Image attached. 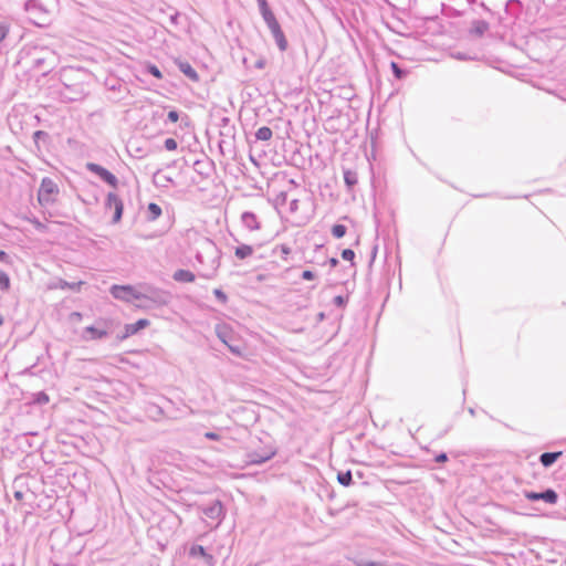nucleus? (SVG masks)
<instances>
[{
    "mask_svg": "<svg viewBox=\"0 0 566 566\" xmlns=\"http://www.w3.org/2000/svg\"><path fill=\"white\" fill-rule=\"evenodd\" d=\"M331 263H332V265H336L337 264V260L336 259H332Z\"/></svg>",
    "mask_w": 566,
    "mask_h": 566,
    "instance_id": "nucleus-41",
    "label": "nucleus"
},
{
    "mask_svg": "<svg viewBox=\"0 0 566 566\" xmlns=\"http://www.w3.org/2000/svg\"><path fill=\"white\" fill-rule=\"evenodd\" d=\"M14 496H15V499H18V500H21V499H22V493H21V492H15V493H14Z\"/></svg>",
    "mask_w": 566,
    "mask_h": 566,
    "instance_id": "nucleus-40",
    "label": "nucleus"
},
{
    "mask_svg": "<svg viewBox=\"0 0 566 566\" xmlns=\"http://www.w3.org/2000/svg\"><path fill=\"white\" fill-rule=\"evenodd\" d=\"M213 294H214V295H216V297H217L218 300H220L222 303H226V302H227V300H228L227 295H226L221 290H219V289H216V290L213 291Z\"/></svg>",
    "mask_w": 566,
    "mask_h": 566,
    "instance_id": "nucleus-31",
    "label": "nucleus"
},
{
    "mask_svg": "<svg viewBox=\"0 0 566 566\" xmlns=\"http://www.w3.org/2000/svg\"><path fill=\"white\" fill-rule=\"evenodd\" d=\"M562 455V452H546L541 455V463L544 467L552 465L559 457Z\"/></svg>",
    "mask_w": 566,
    "mask_h": 566,
    "instance_id": "nucleus-16",
    "label": "nucleus"
},
{
    "mask_svg": "<svg viewBox=\"0 0 566 566\" xmlns=\"http://www.w3.org/2000/svg\"><path fill=\"white\" fill-rule=\"evenodd\" d=\"M334 302H335V304H336V305H338V306H343V305L345 304V300H344V297H343V296H340V295L336 296V297L334 298Z\"/></svg>",
    "mask_w": 566,
    "mask_h": 566,
    "instance_id": "nucleus-37",
    "label": "nucleus"
},
{
    "mask_svg": "<svg viewBox=\"0 0 566 566\" xmlns=\"http://www.w3.org/2000/svg\"><path fill=\"white\" fill-rule=\"evenodd\" d=\"M148 210L151 213V220H156L161 214V208L155 202L148 205Z\"/></svg>",
    "mask_w": 566,
    "mask_h": 566,
    "instance_id": "nucleus-22",
    "label": "nucleus"
},
{
    "mask_svg": "<svg viewBox=\"0 0 566 566\" xmlns=\"http://www.w3.org/2000/svg\"><path fill=\"white\" fill-rule=\"evenodd\" d=\"M190 554L192 556H202V557H209V559H211L212 557L210 555H208L205 551V548L202 546H193L191 549H190Z\"/></svg>",
    "mask_w": 566,
    "mask_h": 566,
    "instance_id": "nucleus-24",
    "label": "nucleus"
},
{
    "mask_svg": "<svg viewBox=\"0 0 566 566\" xmlns=\"http://www.w3.org/2000/svg\"><path fill=\"white\" fill-rule=\"evenodd\" d=\"M86 168L91 172H93V174L97 175L99 178H102L109 186H112L114 188L117 187V178L111 171L105 169L104 167H102L97 164H94V163H87Z\"/></svg>",
    "mask_w": 566,
    "mask_h": 566,
    "instance_id": "nucleus-6",
    "label": "nucleus"
},
{
    "mask_svg": "<svg viewBox=\"0 0 566 566\" xmlns=\"http://www.w3.org/2000/svg\"><path fill=\"white\" fill-rule=\"evenodd\" d=\"M6 258H7L6 252L0 250V261H3Z\"/></svg>",
    "mask_w": 566,
    "mask_h": 566,
    "instance_id": "nucleus-39",
    "label": "nucleus"
},
{
    "mask_svg": "<svg viewBox=\"0 0 566 566\" xmlns=\"http://www.w3.org/2000/svg\"><path fill=\"white\" fill-rule=\"evenodd\" d=\"M60 193L59 186L51 178H43L38 190V202L49 206L56 201Z\"/></svg>",
    "mask_w": 566,
    "mask_h": 566,
    "instance_id": "nucleus-2",
    "label": "nucleus"
},
{
    "mask_svg": "<svg viewBox=\"0 0 566 566\" xmlns=\"http://www.w3.org/2000/svg\"><path fill=\"white\" fill-rule=\"evenodd\" d=\"M253 254V248L249 244H241L235 248L234 255L239 260H244Z\"/></svg>",
    "mask_w": 566,
    "mask_h": 566,
    "instance_id": "nucleus-14",
    "label": "nucleus"
},
{
    "mask_svg": "<svg viewBox=\"0 0 566 566\" xmlns=\"http://www.w3.org/2000/svg\"><path fill=\"white\" fill-rule=\"evenodd\" d=\"M342 258L346 261L352 262L355 259V252L352 249H345L342 252Z\"/></svg>",
    "mask_w": 566,
    "mask_h": 566,
    "instance_id": "nucleus-26",
    "label": "nucleus"
},
{
    "mask_svg": "<svg viewBox=\"0 0 566 566\" xmlns=\"http://www.w3.org/2000/svg\"><path fill=\"white\" fill-rule=\"evenodd\" d=\"M86 168L91 172H93V174L97 175L99 178H102L109 186H112L114 188L117 187V178L111 171L105 169L104 167H102L97 164H94V163H87Z\"/></svg>",
    "mask_w": 566,
    "mask_h": 566,
    "instance_id": "nucleus-5",
    "label": "nucleus"
},
{
    "mask_svg": "<svg viewBox=\"0 0 566 566\" xmlns=\"http://www.w3.org/2000/svg\"><path fill=\"white\" fill-rule=\"evenodd\" d=\"M168 118H169L170 122L176 123L179 119V115H178V113L176 111H170L168 113Z\"/></svg>",
    "mask_w": 566,
    "mask_h": 566,
    "instance_id": "nucleus-34",
    "label": "nucleus"
},
{
    "mask_svg": "<svg viewBox=\"0 0 566 566\" xmlns=\"http://www.w3.org/2000/svg\"><path fill=\"white\" fill-rule=\"evenodd\" d=\"M337 480L340 484L348 486L352 483V473L350 471L338 473Z\"/></svg>",
    "mask_w": 566,
    "mask_h": 566,
    "instance_id": "nucleus-20",
    "label": "nucleus"
},
{
    "mask_svg": "<svg viewBox=\"0 0 566 566\" xmlns=\"http://www.w3.org/2000/svg\"><path fill=\"white\" fill-rule=\"evenodd\" d=\"M217 335L232 354L243 358L249 356L247 344L233 333L231 327L227 325L218 327Z\"/></svg>",
    "mask_w": 566,
    "mask_h": 566,
    "instance_id": "nucleus-1",
    "label": "nucleus"
},
{
    "mask_svg": "<svg viewBox=\"0 0 566 566\" xmlns=\"http://www.w3.org/2000/svg\"><path fill=\"white\" fill-rule=\"evenodd\" d=\"M344 178H345V181H346V184H347L348 186H353V185H355V184H356V178H355V177L352 175V172H349V171H346V172H345Z\"/></svg>",
    "mask_w": 566,
    "mask_h": 566,
    "instance_id": "nucleus-30",
    "label": "nucleus"
},
{
    "mask_svg": "<svg viewBox=\"0 0 566 566\" xmlns=\"http://www.w3.org/2000/svg\"><path fill=\"white\" fill-rule=\"evenodd\" d=\"M302 277L303 280H306V281H312L315 279V274L314 272L310 271V270H305L303 271L302 273Z\"/></svg>",
    "mask_w": 566,
    "mask_h": 566,
    "instance_id": "nucleus-33",
    "label": "nucleus"
},
{
    "mask_svg": "<svg viewBox=\"0 0 566 566\" xmlns=\"http://www.w3.org/2000/svg\"><path fill=\"white\" fill-rule=\"evenodd\" d=\"M9 32V28L6 24H0V42L3 41Z\"/></svg>",
    "mask_w": 566,
    "mask_h": 566,
    "instance_id": "nucleus-32",
    "label": "nucleus"
},
{
    "mask_svg": "<svg viewBox=\"0 0 566 566\" xmlns=\"http://www.w3.org/2000/svg\"><path fill=\"white\" fill-rule=\"evenodd\" d=\"M332 234L337 239L343 238L346 234V227L343 224L333 226Z\"/></svg>",
    "mask_w": 566,
    "mask_h": 566,
    "instance_id": "nucleus-19",
    "label": "nucleus"
},
{
    "mask_svg": "<svg viewBox=\"0 0 566 566\" xmlns=\"http://www.w3.org/2000/svg\"><path fill=\"white\" fill-rule=\"evenodd\" d=\"M256 1H258V4H259V8H260L261 15L264 19L268 28L269 29H273L275 27H279L280 23L276 20V18H275L274 13L272 12V10L270 9V7L268 4V1L266 0H256Z\"/></svg>",
    "mask_w": 566,
    "mask_h": 566,
    "instance_id": "nucleus-8",
    "label": "nucleus"
},
{
    "mask_svg": "<svg viewBox=\"0 0 566 566\" xmlns=\"http://www.w3.org/2000/svg\"><path fill=\"white\" fill-rule=\"evenodd\" d=\"M150 325V322L146 318H140L136 323L127 324L124 328V335L123 338H127L129 336H133L137 334L139 331L148 327Z\"/></svg>",
    "mask_w": 566,
    "mask_h": 566,
    "instance_id": "nucleus-10",
    "label": "nucleus"
},
{
    "mask_svg": "<svg viewBox=\"0 0 566 566\" xmlns=\"http://www.w3.org/2000/svg\"><path fill=\"white\" fill-rule=\"evenodd\" d=\"M180 71L188 76L192 81H198L199 76L196 70L188 63V62H181L179 63Z\"/></svg>",
    "mask_w": 566,
    "mask_h": 566,
    "instance_id": "nucleus-15",
    "label": "nucleus"
},
{
    "mask_svg": "<svg viewBox=\"0 0 566 566\" xmlns=\"http://www.w3.org/2000/svg\"><path fill=\"white\" fill-rule=\"evenodd\" d=\"M447 460H448V457L446 453H440L439 455L436 457V461L439 463L447 462Z\"/></svg>",
    "mask_w": 566,
    "mask_h": 566,
    "instance_id": "nucleus-35",
    "label": "nucleus"
},
{
    "mask_svg": "<svg viewBox=\"0 0 566 566\" xmlns=\"http://www.w3.org/2000/svg\"><path fill=\"white\" fill-rule=\"evenodd\" d=\"M255 135L260 140H269L272 137V130L264 126L259 128Z\"/></svg>",
    "mask_w": 566,
    "mask_h": 566,
    "instance_id": "nucleus-18",
    "label": "nucleus"
},
{
    "mask_svg": "<svg viewBox=\"0 0 566 566\" xmlns=\"http://www.w3.org/2000/svg\"><path fill=\"white\" fill-rule=\"evenodd\" d=\"M525 497L531 501L544 500L547 503L555 504L557 502V493L554 490H547L542 493L536 492H527L525 493Z\"/></svg>",
    "mask_w": 566,
    "mask_h": 566,
    "instance_id": "nucleus-9",
    "label": "nucleus"
},
{
    "mask_svg": "<svg viewBox=\"0 0 566 566\" xmlns=\"http://www.w3.org/2000/svg\"><path fill=\"white\" fill-rule=\"evenodd\" d=\"M70 317H71L72 319H75V321H81V319H82V314H81V313H78V312H74V313H72V314L70 315Z\"/></svg>",
    "mask_w": 566,
    "mask_h": 566,
    "instance_id": "nucleus-38",
    "label": "nucleus"
},
{
    "mask_svg": "<svg viewBox=\"0 0 566 566\" xmlns=\"http://www.w3.org/2000/svg\"><path fill=\"white\" fill-rule=\"evenodd\" d=\"M242 221L244 226L251 231H258L261 229V223L253 212H244L242 214Z\"/></svg>",
    "mask_w": 566,
    "mask_h": 566,
    "instance_id": "nucleus-11",
    "label": "nucleus"
},
{
    "mask_svg": "<svg viewBox=\"0 0 566 566\" xmlns=\"http://www.w3.org/2000/svg\"><path fill=\"white\" fill-rule=\"evenodd\" d=\"M0 289L2 291H8L10 289V279L3 271H0Z\"/></svg>",
    "mask_w": 566,
    "mask_h": 566,
    "instance_id": "nucleus-21",
    "label": "nucleus"
},
{
    "mask_svg": "<svg viewBox=\"0 0 566 566\" xmlns=\"http://www.w3.org/2000/svg\"><path fill=\"white\" fill-rule=\"evenodd\" d=\"M256 1H258V4H259V8H260L261 15L264 19L268 28L269 29H273L275 27H279L280 23L276 20V18H275L274 13L272 12V10L270 9V7L268 4V1L266 0H256Z\"/></svg>",
    "mask_w": 566,
    "mask_h": 566,
    "instance_id": "nucleus-7",
    "label": "nucleus"
},
{
    "mask_svg": "<svg viewBox=\"0 0 566 566\" xmlns=\"http://www.w3.org/2000/svg\"><path fill=\"white\" fill-rule=\"evenodd\" d=\"M85 331H86L87 333H90V335H91V337H90V338H91V339H99V338L105 337V336H106V334H107V333H106V331L97 329V328H95V327H93V326H88V327H86V329H85Z\"/></svg>",
    "mask_w": 566,
    "mask_h": 566,
    "instance_id": "nucleus-17",
    "label": "nucleus"
},
{
    "mask_svg": "<svg viewBox=\"0 0 566 566\" xmlns=\"http://www.w3.org/2000/svg\"><path fill=\"white\" fill-rule=\"evenodd\" d=\"M390 66L395 76L400 80L403 76V72L401 71V69L398 66L396 62H391Z\"/></svg>",
    "mask_w": 566,
    "mask_h": 566,
    "instance_id": "nucleus-28",
    "label": "nucleus"
},
{
    "mask_svg": "<svg viewBox=\"0 0 566 566\" xmlns=\"http://www.w3.org/2000/svg\"><path fill=\"white\" fill-rule=\"evenodd\" d=\"M49 401H50L49 396L45 392H43V391H40V392L35 394L34 397H33V402L34 403L45 405Z\"/></svg>",
    "mask_w": 566,
    "mask_h": 566,
    "instance_id": "nucleus-23",
    "label": "nucleus"
},
{
    "mask_svg": "<svg viewBox=\"0 0 566 566\" xmlns=\"http://www.w3.org/2000/svg\"><path fill=\"white\" fill-rule=\"evenodd\" d=\"M277 249L281 252L282 260L286 261L292 253V249L287 244H280L277 245Z\"/></svg>",
    "mask_w": 566,
    "mask_h": 566,
    "instance_id": "nucleus-25",
    "label": "nucleus"
},
{
    "mask_svg": "<svg viewBox=\"0 0 566 566\" xmlns=\"http://www.w3.org/2000/svg\"><path fill=\"white\" fill-rule=\"evenodd\" d=\"M148 71L151 75H154L157 78H163V74L159 71V69L156 65H149Z\"/></svg>",
    "mask_w": 566,
    "mask_h": 566,
    "instance_id": "nucleus-29",
    "label": "nucleus"
},
{
    "mask_svg": "<svg viewBox=\"0 0 566 566\" xmlns=\"http://www.w3.org/2000/svg\"><path fill=\"white\" fill-rule=\"evenodd\" d=\"M279 49L285 51L287 49V40L281 29V25L270 29Z\"/></svg>",
    "mask_w": 566,
    "mask_h": 566,
    "instance_id": "nucleus-12",
    "label": "nucleus"
},
{
    "mask_svg": "<svg viewBox=\"0 0 566 566\" xmlns=\"http://www.w3.org/2000/svg\"><path fill=\"white\" fill-rule=\"evenodd\" d=\"M195 279H196L195 274L188 270L180 269L174 273V280L177 282L192 283L195 281Z\"/></svg>",
    "mask_w": 566,
    "mask_h": 566,
    "instance_id": "nucleus-13",
    "label": "nucleus"
},
{
    "mask_svg": "<svg viewBox=\"0 0 566 566\" xmlns=\"http://www.w3.org/2000/svg\"><path fill=\"white\" fill-rule=\"evenodd\" d=\"M2 323H3V318H2V316L0 315V326L2 325Z\"/></svg>",
    "mask_w": 566,
    "mask_h": 566,
    "instance_id": "nucleus-42",
    "label": "nucleus"
},
{
    "mask_svg": "<svg viewBox=\"0 0 566 566\" xmlns=\"http://www.w3.org/2000/svg\"><path fill=\"white\" fill-rule=\"evenodd\" d=\"M205 436H206V438H208L210 440H219L220 439V436L214 432H207Z\"/></svg>",
    "mask_w": 566,
    "mask_h": 566,
    "instance_id": "nucleus-36",
    "label": "nucleus"
},
{
    "mask_svg": "<svg viewBox=\"0 0 566 566\" xmlns=\"http://www.w3.org/2000/svg\"><path fill=\"white\" fill-rule=\"evenodd\" d=\"M35 224H36L38 228L42 227V224L40 222H36Z\"/></svg>",
    "mask_w": 566,
    "mask_h": 566,
    "instance_id": "nucleus-43",
    "label": "nucleus"
},
{
    "mask_svg": "<svg viewBox=\"0 0 566 566\" xmlns=\"http://www.w3.org/2000/svg\"><path fill=\"white\" fill-rule=\"evenodd\" d=\"M111 293L115 298L124 301V302H132L134 300L146 298V295L138 292L132 285H113L111 287Z\"/></svg>",
    "mask_w": 566,
    "mask_h": 566,
    "instance_id": "nucleus-3",
    "label": "nucleus"
},
{
    "mask_svg": "<svg viewBox=\"0 0 566 566\" xmlns=\"http://www.w3.org/2000/svg\"><path fill=\"white\" fill-rule=\"evenodd\" d=\"M177 146H178V145H177V142H176L174 138H167V139L165 140V147H166V149H167V150H169V151H174V150H176V149H177Z\"/></svg>",
    "mask_w": 566,
    "mask_h": 566,
    "instance_id": "nucleus-27",
    "label": "nucleus"
},
{
    "mask_svg": "<svg viewBox=\"0 0 566 566\" xmlns=\"http://www.w3.org/2000/svg\"><path fill=\"white\" fill-rule=\"evenodd\" d=\"M106 208L114 211L113 222H119L124 210V203L122 199L113 192L108 193L106 198Z\"/></svg>",
    "mask_w": 566,
    "mask_h": 566,
    "instance_id": "nucleus-4",
    "label": "nucleus"
}]
</instances>
